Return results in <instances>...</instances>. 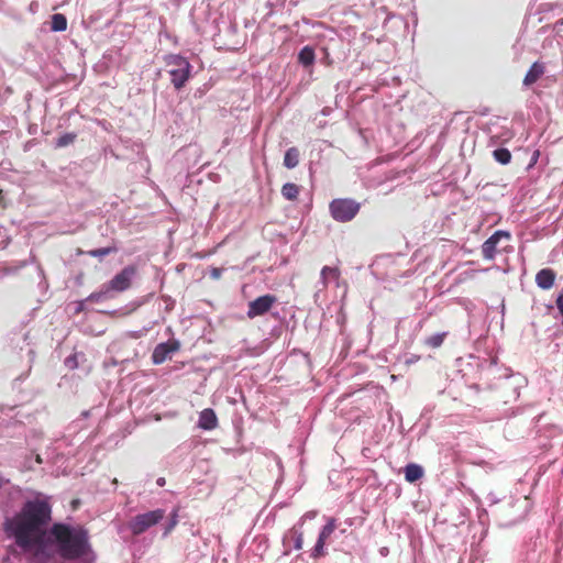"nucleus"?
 <instances>
[{
  "mask_svg": "<svg viewBox=\"0 0 563 563\" xmlns=\"http://www.w3.org/2000/svg\"><path fill=\"white\" fill-rule=\"evenodd\" d=\"M556 307L562 316V324H563V289L560 291L556 300H555Z\"/></svg>",
  "mask_w": 563,
  "mask_h": 563,
  "instance_id": "27",
  "label": "nucleus"
},
{
  "mask_svg": "<svg viewBox=\"0 0 563 563\" xmlns=\"http://www.w3.org/2000/svg\"><path fill=\"white\" fill-rule=\"evenodd\" d=\"M336 529V520L334 518H329L325 526L321 529L317 543L312 549L311 556L313 559H319L325 555L324 545L327 540L331 537V534Z\"/></svg>",
  "mask_w": 563,
  "mask_h": 563,
  "instance_id": "9",
  "label": "nucleus"
},
{
  "mask_svg": "<svg viewBox=\"0 0 563 563\" xmlns=\"http://www.w3.org/2000/svg\"><path fill=\"white\" fill-rule=\"evenodd\" d=\"M340 269L338 267L324 266L321 269V280L324 286L328 285L330 280H338L340 278Z\"/></svg>",
  "mask_w": 563,
  "mask_h": 563,
  "instance_id": "18",
  "label": "nucleus"
},
{
  "mask_svg": "<svg viewBox=\"0 0 563 563\" xmlns=\"http://www.w3.org/2000/svg\"><path fill=\"white\" fill-rule=\"evenodd\" d=\"M136 275L135 266H126L118 273L108 284H106L109 291L122 292L129 289L132 285V279Z\"/></svg>",
  "mask_w": 563,
  "mask_h": 563,
  "instance_id": "7",
  "label": "nucleus"
},
{
  "mask_svg": "<svg viewBox=\"0 0 563 563\" xmlns=\"http://www.w3.org/2000/svg\"><path fill=\"white\" fill-rule=\"evenodd\" d=\"M277 302V298L274 295L267 294L261 296L249 303L247 318L254 319L260 316H264L268 312L272 307Z\"/></svg>",
  "mask_w": 563,
  "mask_h": 563,
  "instance_id": "8",
  "label": "nucleus"
},
{
  "mask_svg": "<svg viewBox=\"0 0 563 563\" xmlns=\"http://www.w3.org/2000/svg\"><path fill=\"white\" fill-rule=\"evenodd\" d=\"M67 29V19L62 13H56L52 16V30L62 32Z\"/></svg>",
  "mask_w": 563,
  "mask_h": 563,
  "instance_id": "20",
  "label": "nucleus"
},
{
  "mask_svg": "<svg viewBox=\"0 0 563 563\" xmlns=\"http://www.w3.org/2000/svg\"><path fill=\"white\" fill-rule=\"evenodd\" d=\"M178 523V510L175 509L172 514H170V518H169V522L168 525L165 527V531H164V536H167L172 532V530L177 526Z\"/></svg>",
  "mask_w": 563,
  "mask_h": 563,
  "instance_id": "25",
  "label": "nucleus"
},
{
  "mask_svg": "<svg viewBox=\"0 0 563 563\" xmlns=\"http://www.w3.org/2000/svg\"><path fill=\"white\" fill-rule=\"evenodd\" d=\"M51 514L47 501L29 500L20 512L4 522V531L9 537L14 538L19 548L30 550L43 542L45 527L52 519Z\"/></svg>",
  "mask_w": 563,
  "mask_h": 563,
  "instance_id": "1",
  "label": "nucleus"
},
{
  "mask_svg": "<svg viewBox=\"0 0 563 563\" xmlns=\"http://www.w3.org/2000/svg\"><path fill=\"white\" fill-rule=\"evenodd\" d=\"M300 192V187L294 183H286L282 187V195L285 199L294 201L298 198Z\"/></svg>",
  "mask_w": 563,
  "mask_h": 563,
  "instance_id": "17",
  "label": "nucleus"
},
{
  "mask_svg": "<svg viewBox=\"0 0 563 563\" xmlns=\"http://www.w3.org/2000/svg\"><path fill=\"white\" fill-rule=\"evenodd\" d=\"M165 517V510L155 509L145 514L135 516L129 523V528L134 536L142 534L151 527L157 525Z\"/></svg>",
  "mask_w": 563,
  "mask_h": 563,
  "instance_id": "6",
  "label": "nucleus"
},
{
  "mask_svg": "<svg viewBox=\"0 0 563 563\" xmlns=\"http://www.w3.org/2000/svg\"><path fill=\"white\" fill-rule=\"evenodd\" d=\"M493 156L498 163H500L503 165H506V164L510 163V161H511V153L508 148H505V147L495 150L493 152Z\"/></svg>",
  "mask_w": 563,
  "mask_h": 563,
  "instance_id": "21",
  "label": "nucleus"
},
{
  "mask_svg": "<svg viewBox=\"0 0 563 563\" xmlns=\"http://www.w3.org/2000/svg\"><path fill=\"white\" fill-rule=\"evenodd\" d=\"M179 349V343L176 341L161 343L156 345L152 354V361L154 364L164 363L172 353L176 352Z\"/></svg>",
  "mask_w": 563,
  "mask_h": 563,
  "instance_id": "10",
  "label": "nucleus"
},
{
  "mask_svg": "<svg viewBox=\"0 0 563 563\" xmlns=\"http://www.w3.org/2000/svg\"><path fill=\"white\" fill-rule=\"evenodd\" d=\"M166 481L164 477H159L157 481H156V484L161 487H163L165 485Z\"/></svg>",
  "mask_w": 563,
  "mask_h": 563,
  "instance_id": "29",
  "label": "nucleus"
},
{
  "mask_svg": "<svg viewBox=\"0 0 563 563\" xmlns=\"http://www.w3.org/2000/svg\"><path fill=\"white\" fill-rule=\"evenodd\" d=\"M4 485V481L3 478L0 476V489L2 488V486Z\"/></svg>",
  "mask_w": 563,
  "mask_h": 563,
  "instance_id": "30",
  "label": "nucleus"
},
{
  "mask_svg": "<svg viewBox=\"0 0 563 563\" xmlns=\"http://www.w3.org/2000/svg\"><path fill=\"white\" fill-rule=\"evenodd\" d=\"M556 274L551 268H542L536 275V283L541 289H550L553 287Z\"/></svg>",
  "mask_w": 563,
  "mask_h": 563,
  "instance_id": "11",
  "label": "nucleus"
},
{
  "mask_svg": "<svg viewBox=\"0 0 563 563\" xmlns=\"http://www.w3.org/2000/svg\"><path fill=\"white\" fill-rule=\"evenodd\" d=\"M165 63L172 84L177 90L181 89L190 77L191 65L185 57L177 54L166 56Z\"/></svg>",
  "mask_w": 563,
  "mask_h": 563,
  "instance_id": "3",
  "label": "nucleus"
},
{
  "mask_svg": "<svg viewBox=\"0 0 563 563\" xmlns=\"http://www.w3.org/2000/svg\"><path fill=\"white\" fill-rule=\"evenodd\" d=\"M36 462H38V463H41V462H42V460H41L40 455H37V457H36Z\"/></svg>",
  "mask_w": 563,
  "mask_h": 563,
  "instance_id": "32",
  "label": "nucleus"
},
{
  "mask_svg": "<svg viewBox=\"0 0 563 563\" xmlns=\"http://www.w3.org/2000/svg\"><path fill=\"white\" fill-rule=\"evenodd\" d=\"M199 428L203 430H213L218 427V418L213 409H203L199 415Z\"/></svg>",
  "mask_w": 563,
  "mask_h": 563,
  "instance_id": "12",
  "label": "nucleus"
},
{
  "mask_svg": "<svg viewBox=\"0 0 563 563\" xmlns=\"http://www.w3.org/2000/svg\"><path fill=\"white\" fill-rule=\"evenodd\" d=\"M544 73L545 66L543 63H533L523 78V85L527 87L532 86L544 75Z\"/></svg>",
  "mask_w": 563,
  "mask_h": 563,
  "instance_id": "13",
  "label": "nucleus"
},
{
  "mask_svg": "<svg viewBox=\"0 0 563 563\" xmlns=\"http://www.w3.org/2000/svg\"><path fill=\"white\" fill-rule=\"evenodd\" d=\"M221 275V271L219 268H213L212 269V273H211V276L214 277V278H219Z\"/></svg>",
  "mask_w": 563,
  "mask_h": 563,
  "instance_id": "28",
  "label": "nucleus"
},
{
  "mask_svg": "<svg viewBox=\"0 0 563 563\" xmlns=\"http://www.w3.org/2000/svg\"><path fill=\"white\" fill-rule=\"evenodd\" d=\"M361 209V205L350 198H336L329 205L331 217L338 222H349L353 220Z\"/></svg>",
  "mask_w": 563,
  "mask_h": 563,
  "instance_id": "5",
  "label": "nucleus"
},
{
  "mask_svg": "<svg viewBox=\"0 0 563 563\" xmlns=\"http://www.w3.org/2000/svg\"><path fill=\"white\" fill-rule=\"evenodd\" d=\"M511 234L508 231L498 230L489 236L482 245V255L485 260H494L495 256L503 252L511 251Z\"/></svg>",
  "mask_w": 563,
  "mask_h": 563,
  "instance_id": "4",
  "label": "nucleus"
},
{
  "mask_svg": "<svg viewBox=\"0 0 563 563\" xmlns=\"http://www.w3.org/2000/svg\"><path fill=\"white\" fill-rule=\"evenodd\" d=\"M110 297H111L110 291L108 290V288H107V286L104 284L100 290L91 292L86 298V301L99 302V301H103L106 299H109Z\"/></svg>",
  "mask_w": 563,
  "mask_h": 563,
  "instance_id": "19",
  "label": "nucleus"
},
{
  "mask_svg": "<svg viewBox=\"0 0 563 563\" xmlns=\"http://www.w3.org/2000/svg\"><path fill=\"white\" fill-rule=\"evenodd\" d=\"M292 538H294V548L296 550H300L302 549V545H303V536L301 532H297V531H294L292 532Z\"/></svg>",
  "mask_w": 563,
  "mask_h": 563,
  "instance_id": "26",
  "label": "nucleus"
},
{
  "mask_svg": "<svg viewBox=\"0 0 563 563\" xmlns=\"http://www.w3.org/2000/svg\"><path fill=\"white\" fill-rule=\"evenodd\" d=\"M77 139L76 133H65L56 140V147H66L75 142Z\"/></svg>",
  "mask_w": 563,
  "mask_h": 563,
  "instance_id": "23",
  "label": "nucleus"
},
{
  "mask_svg": "<svg viewBox=\"0 0 563 563\" xmlns=\"http://www.w3.org/2000/svg\"><path fill=\"white\" fill-rule=\"evenodd\" d=\"M556 24H563V19H561L560 21H558Z\"/></svg>",
  "mask_w": 563,
  "mask_h": 563,
  "instance_id": "33",
  "label": "nucleus"
},
{
  "mask_svg": "<svg viewBox=\"0 0 563 563\" xmlns=\"http://www.w3.org/2000/svg\"><path fill=\"white\" fill-rule=\"evenodd\" d=\"M423 476V468L415 463H410L405 467V478L409 483H415Z\"/></svg>",
  "mask_w": 563,
  "mask_h": 563,
  "instance_id": "14",
  "label": "nucleus"
},
{
  "mask_svg": "<svg viewBox=\"0 0 563 563\" xmlns=\"http://www.w3.org/2000/svg\"><path fill=\"white\" fill-rule=\"evenodd\" d=\"M446 335H448L446 332L433 334V335L427 338L424 343H426V345H428L432 349H438L443 344V341L446 338Z\"/></svg>",
  "mask_w": 563,
  "mask_h": 563,
  "instance_id": "22",
  "label": "nucleus"
},
{
  "mask_svg": "<svg viewBox=\"0 0 563 563\" xmlns=\"http://www.w3.org/2000/svg\"><path fill=\"white\" fill-rule=\"evenodd\" d=\"M299 150L297 147H290L286 151L284 156L285 167L291 169L299 164Z\"/></svg>",
  "mask_w": 563,
  "mask_h": 563,
  "instance_id": "15",
  "label": "nucleus"
},
{
  "mask_svg": "<svg viewBox=\"0 0 563 563\" xmlns=\"http://www.w3.org/2000/svg\"><path fill=\"white\" fill-rule=\"evenodd\" d=\"M114 252H117L115 247H101V249L90 250L87 252V254L92 257H102V256L109 255Z\"/></svg>",
  "mask_w": 563,
  "mask_h": 563,
  "instance_id": "24",
  "label": "nucleus"
},
{
  "mask_svg": "<svg viewBox=\"0 0 563 563\" xmlns=\"http://www.w3.org/2000/svg\"><path fill=\"white\" fill-rule=\"evenodd\" d=\"M3 199V191L0 189V201Z\"/></svg>",
  "mask_w": 563,
  "mask_h": 563,
  "instance_id": "31",
  "label": "nucleus"
},
{
  "mask_svg": "<svg viewBox=\"0 0 563 563\" xmlns=\"http://www.w3.org/2000/svg\"><path fill=\"white\" fill-rule=\"evenodd\" d=\"M314 51L310 46H305L298 54V62L305 67L311 66L314 62Z\"/></svg>",
  "mask_w": 563,
  "mask_h": 563,
  "instance_id": "16",
  "label": "nucleus"
},
{
  "mask_svg": "<svg viewBox=\"0 0 563 563\" xmlns=\"http://www.w3.org/2000/svg\"><path fill=\"white\" fill-rule=\"evenodd\" d=\"M51 533L57 543L58 554L65 560H77L91 551L88 531L82 527L55 523Z\"/></svg>",
  "mask_w": 563,
  "mask_h": 563,
  "instance_id": "2",
  "label": "nucleus"
}]
</instances>
